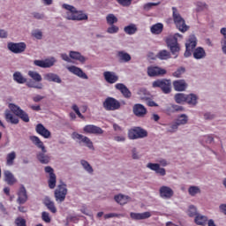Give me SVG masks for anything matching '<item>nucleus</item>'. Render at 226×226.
Returning a JSON list of instances; mask_svg holds the SVG:
<instances>
[{
    "label": "nucleus",
    "instance_id": "nucleus-30",
    "mask_svg": "<svg viewBox=\"0 0 226 226\" xmlns=\"http://www.w3.org/2000/svg\"><path fill=\"white\" fill-rule=\"evenodd\" d=\"M116 89L120 91V93H122V94L125 98H130V96H132V92H130V90L128 89V87H126V86H124V84H122V83L117 84Z\"/></svg>",
    "mask_w": 226,
    "mask_h": 226
},
{
    "label": "nucleus",
    "instance_id": "nucleus-16",
    "mask_svg": "<svg viewBox=\"0 0 226 226\" xmlns=\"http://www.w3.org/2000/svg\"><path fill=\"white\" fill-rule=\"evenodd\" d=\"M147 73L149 77H158L160 75H165V73H167V71L160 67L151 66L148 67Z\"/></svg>",
    "mask_w": 226,
    "mask_h": 226
},
{
    "label": "nucleus",
    "instance_id": "nucleus-61",
    "mask_svg": "<svg viewBox=\"0 0 226 226\" xmlns=\"http://www.w3.org/2000/svg\"><path fill=\"white\" fill-rule=\"evenodd\" d=\"M159 4L156 3H148L147 4L144 5V9L145 10H151V8H153V6H158Z\"/></svg>",
    "mask_w": 226,
    "mask_h": 226
},
{
    "label": "nucleus",
    "instance_id": "nucleus-11",
    "mask_svg": "<svg viewBox=\"0 0 226 226\" xmlns=\"http://www.w3.org/2000/svg\"><path fill=\"white\" fill-rule=\"evenodd\" d=\"M138 94L140 100H145V102H147V105H148V107H158V104H156V102L151 101V94L145 88H141L139 91Z\"/></svg>",
    "mask_w": 226,
    "mask_h": 226
},
{
    "label": "nucleus",
    "instance_id": "nucleus-35",
    "mask_svg": "<svg viewBox=\"0 0 226 226\" xmlns=\"http://www.w3.org/2000/svg\"><path fill=\"white\" fill-rule=\"evenodd\" d=\"M150 31L152 34H160L162 31H163V24L162 23H157L155 25H153L150 28Z\"/></svg>",
    "mask_w": 226,
    "mask_h": 226
},
{
    "label": "nucleus",
    "instance_id": "nucleus-62",
    "mask_svg": "<svg viewBox=\"0 0 226 226\" xmlns=\"http://www.w3.org/2000/svg\"><path fill=\"white\" fill-rule=\"evenodd\" d=\"M61 57L64 61H66L67 63H72V59L70 58V56H68L66 53L62 54Z\"/></svg>",
    "mask_w": 226,
    "mask_h": 226
},
{
    "label": "nucleus",
    "instance_id": "nucleus-32",
    "mask_svg": "<svg viewBox=\"0 0 226 226\" xmlns=\"http://www.w3.org/2000/svg\"><path fill=\"white\" fill-rule=\"evenodd\" d=\"M13 80L17 82V84H26V82H27V79H26L20 72L13 73Z\"/></svg>",
    "mask_w": 226,
    "mask_h": 226
},
{
    "label": "nucleus",
    "instance_id": "nucleus-59",
    "mask_svg": "<svg viewBox=\"0 0 226 226\" xmlns=\"http://www.w3.org/2000/svg\"><path fill=\"white\" fill-rule=\"evenodd\" d=\"M122 6H130L133 0H117Z\"/></svg>",
    "mask_w": 226,
    "mask_h": 226
},
{
    "label": "nucleus",
    "instance_id": "nucleus-57",
    "mask_svg": "<svg viewBox=\"0 0 226 226\" xmlns=\"http://www.w3.org/2000/svg\"><path fill=\"white\" fill-rule=\"evenodd\" d=\"M32 15L37 20H43V19L45 18V15L43 13H40V12H33Z\"/></svg>",
    "mask_w": 226,
    "mask_h": 226
},
{
    "label": "nucleus",
    "instance_id": "nucleus-39",
    "mask_svg": "<svg viewBox=\"0 0 226 226\" xmlns=\"http://www.w3.org/2000/svg\"><path fill=\"white\" fill-rule=\"evenodd\" d=\"M15 158H17V154L15 152H11L10 154H8L6 157V165L11 167V165H13V162H15Z\"/></svg>",
    "mask_w": 226,
    "mask_h": 226
},
{
    "label": "nucleus",
    "instance_id": "nucleus-50",
    "mask_svg": "<svg viewBox=\"0 0 226 226\" xmlns=\"http://www.w3.org/2000/svg\"><path fill=\"white\" fill-rule=\"evenodd\" d=\"M211 142H213V137L211 136H203L201 138V144H203V146H206V144H211Z\"/></svg>",
    "mask_w": 226,
    "mask_h": 226
},
{
    "label": "nucleus",
    "instance_id": "nucleus-55",
    "mask_svg": "<svg viewBox=\"0 0 226 226\" xmlns=\"http://www.w3.org/2000/svg\"><path fill=\"white\" fill-rule=\"evenodd\" d=\"M41 218L46 223H50V215L49 212H42Z\"/></svg>",
    "mask_w": 226,
    "mask_h": 226
},
{
    "label": "nucleus",
    "instance_id": "nucleus-10",
    "mask_svg": "<svg viewBox=\"0 0 226 226\" xmlns=\"http://www.w3.org/2000/svg\"><path fill=\"white\" fill-rule=\"evenodd\" d=\"M128 137L132 140L135 139H144V137H147V132L140 127H136L129 130Z\"/></svg>",
    "mask_w": 226,
    "mask_h": 226
},
{
    "label": "nucleus",
    "instance_id": "nucleus-34",
    "mask_svg": "<svg viewBox=\"0 0 226 226\" xmlns=\"http://www.w3.org/2000/svg\"><path fill=\"white\" fill-rule=\"evenodd\" d=\"M103 107L105 110H114V98L108 97L103 102Z\"/></svg>",
    "mask_w": 226,
    "mask_h": 226
},
{
    "label": "nucleus",
    "instance_id": "nucleus-9",
    "mask_svg": "<svg viewBox=\"0 0 226 226\" xmlns=\"http://www.w3.org/2000/svg\"><path fill=\"white\" fill-rule=\"evenodd\" d=\"M72 139L74 140H79V144H85V146H87V147H88L89 149H94V147L93 146V141H91V139L87 136L79 134L78 132H73Z\"/></svg>",
    "mask_w": 226,
    "mask_h": 226
},
{
    "label": "nucleus",
    "instance_id": "nucleus-60",
    "mask_svg": "<svg viewBox=\"0 0 226 226\" xmlns=\"http://www.w3.org/2000/svg\"><path fill=\"white\" fill-rule=\"evenodd\" d=\"M106 20L109 26H114V14L108 15Z\"/></svg>",
    "mask_w": 226,
    "mask_h": 226
},
{
    "label": "nucleus",
    "instance_id": "nucleus-47",
    "mask_svg": "<svg viewBox=\"0 0 226 226\" xmlns=\"http://www.w3.org/2000/svg\"><path fill=\"white\" fill-rule=\"evenodd\" d=\"M104 79L109 84H114V75L109 72H104Z\"/></svg>",
    "mask_w": 226,
    "mask_h": 226
},
{
    "label": "nucleus",
    "instance_id": "nucleus-13",
    "mask_svg": "<svg viewBox=\"0 0 226 226\" xmlns=\"http://www.w3.org/2000/svg\"><path fill=\"white\" fill-rule=\"evenodd\" d=\"M56 63V58L52 57L46 60H35L34 64L39 66V68H51V66Z\"/></svg>",
    "mask_w": 226,
    "mask_h": 226
},
{
    "label": "nucleus",
    "instance_id": "nucleus-8",
    "mask_svg": "<svg viewBox=\"0 0 226 226\" xmlns=\"http://www.w3.org/2000/svg\"><path fill=\"white\" fill-rule=\"evenodd\" d=\"M197 47V38L195 35H191L185 43V52L184 54L185 57H190L192 56V51Z\"/></svg>",
    "mask_w": 226,
    "mask_h": 226
},
{
    "label": "nucleus",
    "instance_id": "nucleus-64",
    "mask_svg": "<svg viewBox=\"0 0 226 226\" xmlns=\"http://www.w3.org/2000/svg\"><path fill=\"white\" fill-rule=\"evenodd\" d=\"M0 38H8V32L5 30L0 29Z\"/></svg>",
    "mask_w": 226,
    "mask_h": 226
},
{
    "label": "nucleus",
    "instance_id": "nucleus-5",
    "mask_svg": "<svg viewBox=\"0 0 226 226\" xmlns=\"http://www.w3.org/2000/svg\"><path fill=\"white\" fill-rule=\"evenodd\" d=\"M66 195H68V189L66 188V184L62 183L58 185L56 189L55 190V199L56 202H64Z\"/></svg>",
    "mask_w": 226,
    "mask_h": 226
},
{
    "label": "nucleus",
    "instance_id": "nucleus-51",
    "mask_svg": "<svg viewBox=\"0 0 226 226\" xmlns=\"http://www.w3.org/2000/svg\"><path fill=\"white\" fill-rule=\"evenodd\" d=\"M189 193L190 195H192V196L197 195V193H200V189H199V187L197 186H191L189 188Z\"/></svg>",
    "mask_w": 226,
    "mask_h": 226
},
{
    "label": "nucleus",
    "instance_id": "nucleus-41",
    "mask_svg": "<svg viewBox=\"0 0 226 226\" xmlns=\"http://www.w3.org/2000/svg\"><path fill=\"white\" fill-rule=\"evenodd\" d=\"M118 58L120 61H123L124 63H128L132 59V56L130 54L124 52V51H120L118 52Z\"/></svg>",
    "mask_w": 226,
    "mask_h": 226
},
{
    "label": "nucleus",
    "instance_id": "nucleus-31",
    "mask_svg": "<svg viewBox=\"0 0 226 226\" xmlns=\"http://www.w3.org/2000/svg\"><path fill=\"white\" fill-rule=\"evenodd\" d=\"M69 56L71 59H74L75 61H79V63H86V56H82L80 52L70 51Z\"/></svg>",
    "mask_w": 226,
    "mask_h": 226
},
{
    "label": "nucleus",
    "instance_id": "nucleus-40",
    "mask_svg": "<svg viewBox=\"0 0 226 226\" xmlns=\"http://www.w3.org/2000/svg\"><path fill=\"white\" fill-rule=\"evenodd\" d=\"M197 225H206L207 223V218L201 215H197L194 220Z\"/></svg>",
    "mask_w": 226,
    "mask_h": 226
},
{
    "label": "nucleus",
    "instance_id": "nucleus-58",
    "mask_svg": "<svg viewBox=\"0 0 226 226\" xmlns=\"http://www.w3.org/2000/svg\"><path fill=\"white\" fill-rule=\"evenodd\" d=\"M183 73H185V68L181 67L177 71H176L173 73V75H174V77H177V79H179V77H181L183 75Z\"/></svg>",
    "mask_w": 226,
    "mask_h": 226
},
{
    "label": "nucleus",
    "instance_id": "nucleus-12",
    "mask_svg": "<svg viewBox=\"0 0 226 226\" xmlns=\"http://www.w3.org/2000/svg\"><path fill=\"white\" fill-rule=\"evenodd\" d=\"M153 87H160L165 94L170 93V80H156L153 83Z\"/></svg>",
    "mask_w": 226,
    "mask_h": 226
},
{
    "label": "nucleus",
    "instance_id": "nucleus-46",
    "mask_svg": "<svg viewBox=\"0 0 226 226\" xmlns=\"http://www.w3.org/2000/svg\"><path fill=\"white\" fill-rule=\"evenodd\" d=\"M175 102L177 103H185V102H186V94H177L175 95Z\"/></svg>",
    "mask_w": 226,
    "mask_h": 226
},
{
    "label": "nucleus",
    "instance_id": "nucleus-20",
    "mask_svg": "<svg viewBox=\"0 0 226 226\" xmlns=\"http://www.w3.org/2000/svg\"><path fill=\"white\" fill-rule=\"evenodd\" d=\"M35 132L41 135L44 139H49L50 137V131H49L43 124H38L35 127Z\"/></svg>",
    "mask_w": 226,
    "mask_h": 226
},
{
    "label": "nucleus",
    "instance_id": "nucleus-44",
    "mask_svg": "<svg viewBox=\"0 0 226 226\" xmlns=\"http://www.w3.org/2000/svg\"><path fill=\"white\" fill-rule=\"evenodd\" d=\"M157 57L162 60L170 59V52L163 49L157 54Z\"/></svg>",
    "mask_w": 226,
    "mask_h": 226
},
{
    "label": "nucleus",
    "instance_id": "nucleus-6",
    "mask_svg": "<svg viewBox=\"0 0 226 226\" xmlns=\"http://www.w3.org/2000/svg\"><path fill=\"white\" fill-rule=\"evenodd\" d=\"M7 48L13 54H22V52H26L27 45L26 42H8Z\"/></svg>",
    "mask_w": 226,
    "mask_h": 226
},
{
    "label": "nucleus",
    "instance_id": "nucleus-2",
    "mask_svg": "<svg viewBox=\"0 0 226 226\" xmlns=\"http://www.w3.org/2000/svg\"><path fill=\"white\" fill-rule=\"evenodd\" d=\"M172 11L173 20L177 29L181 31V33H185V31H188V26H186V23H185V19L181 17V14L177 12V9L173 7Z\"/></svg>",
    "mask_w": 226,
    "mask_h": 226
},
{
    "label": "nucleus",
    "instance_id": "nucleus-49",
    "mask_svg": "<svg viewBox=\"0 0 226 226\" xmlns=\"http://www.w3.org/2000/svg\"><path fill=\"white\" fill-rule=\"evenodd\" d=\"M187 215L189 216H197V207H195V206H190L189 207V209H188V212H187Z\"/></svg>",
    "mask_w": 226,
    "mask_h": 226
},
{
    "label": "nucleus",
    "instance_id": "nucleus-26",
    "mask_svg": "<svg viewBox=\"0 0 226 226\" xmlns=\"http://www.w3.org/2000/svg\"><path fill=\"white\" fill-rule=\"evenodd\" d=\"M175 91H185L188 85L184 79H178L173 82Z\"/></svg>",
    "mask_w": 226,
    "mask_h": 226
},
{
    "label": "nucleus",
    "instance_id": "nucleus-27",
    "mask_svg": "<svg viewBox=\"0 0 226 226\" xmlns=\"http://www.w3.org/2000/svg\"><path fill=\"white\" fill-rule=\"evenodd\" d=\"M44 79L48 80V82H56V84H61V78L55 73L49 72L44 75Z\"/></svg>",
    "mask_w": 226,
    "mask_h": 226
},
{
    "label": "nucleus",
    "instance_id": "nucleus-3",
    "mask_svg": "<svg viewBox=\"0 0 226 226\" xmlns=\"http://www.w3.org/2000/svg\"><path fill=\"white\" fill-rule=\"evenodd\" d=\"M177 38H183L181 34H175L174 35H170L166 38V43L170 47L172 54H177L179 52V44L177 43Z\"/></svg>",
    "mask_w": 226,
    "mask_h": 226
},
{
    "label": "nucleus",
    "instance_id": "nucleus-17",
    "mask_svg": "<svg viewBox=\"0 0 226 226\" xmlns=\"http://www.w3.org/2000/svg\"><path fill=\"white\" fill-rule=\"evenodd\" d=\"M83 131L85 133H93L94 135H102V133H103V130L102 128L93 124L86 125Z\"/></svg>",
    "mask_w": 226,
    "mask_h": 226
},
{
    "label": "nucleus",
    "instance_id": "nucleus-63",
    "mask_svg": "<svg viewBox=\"0 0 226 226\" xmlns=\"http://www.w3.org/2000/svg\"><path fill=\"white\" fill-rule=\"evenodd\" d=\"M45 97L41 96V95H35L34 97H33V102H34L35 103H38V102H41V100H43Z\"/></svg>",
    "mask_w": 226,
    "mask_h": 226
},
{
    "label": "nucleus",
    "instance_id": "nucleus-53",
    "mask_svg": "<svg viewBox=\"0 0 226 226\" xmlns=\"http://www.w3.org/2000/svg\"><path fill=\"white\" fill-rule=\"evenodd\" d=\"M26 86L27 87H33L34 89H43V84L41 83L35 85L33 82H27Z\"/></svg>",
    "mask_w": 226,
    "mask_h": 226
},
{
    "label": "nucleus",
    "instance_id": "nucleus-43",
    "mask_svg": "<svg viewBox=\"0 0 226 226\" xmlns=\"http://www.w3.org/2000/svg\"><path fill=\"white\" fill-rule=\"evenodd\" d=\"M80 163L82 167L85 169V170L88 172V174H93V172H94V170H93V167L91 166V164H89L87 161L81 160Z\"/></svg>",
    "mask_w": 226,
    "mask_h": 226
},
{
    "label": "nucleus",
    "instance_id": "nucleus-38",
    "mask_svg": "<svg viewBox=\"0 0 226 226\" xmlns=\"http://www.w3.org/2000/svg\"><path fill=\"white\" fill-rule=\"evenodd\" d=\"M46 152H42L37 154V159L39 160V162H41V163L47 165V163H49L50 162V157L47 154H45Z\"/></svg>",
    "mask_w": 226,
    "mask_h": 226
},
{
    "label": "nucleus",
    "instance_id": "nucleus-33",
    "mask_svg": "<svg viewBox=\"0 0 226 226\" xmlns=\"http://www.w3.org/2000/svg\"><path fill=\"white\" fill-rule=\"evenodd\" d=\"M194 59H204L206 57V50H204L201 47L197 48L193 51Z\"/></svg>",
    "mask_w": 226,
    "mask_h": 226
},
{
    "label": "nucleus",
    "instance_id": "nucleus-56",
    "mask_svg": "<svg viewBox=\"0 0 226 226\" xmlns=\"http://www.w3.org/2000/svg\"><path fill=\"white\" fill-rule=\"evenodd\" d=\"M32 34L36 40H41L43 38V34L40 30L34 31Z\"/></svg>",
    "mask_w": 226,
    "mask_h": 226
},
{
    "label": "nucleus",
    "instance_id": "nucleus-24",
    "mask_svg": "<svg viewBox=\"0 0 226 226\" xmlns=\"http://www.w3.org/2000/svg\"><path fill=\"white\" fill-rule=\"evenodd\" d=\"M160 195L162 199H170L174 195V191L170 187L162 186L160 189Z\"/></svg>",
    "mask_w": 226,
    "mask_h": 226
},
{
    "label": "nucleus",
    "instance_id": "nucleus-15",
    "mask_svg": "<svg viewBox=\"0 0 226 226\" xmlns=\"http://www.w3.org/2000/svg\"><path fill=\"white\" fill-rule=\"evenodd\" d=\"M67 70L71 73H73V75H76L77 77H79V79H84L86 80L88 79L87 74H86L84 72V71H82V69H80V68H79L75 65L67 67Z\"/></svg>",
    "mask_w": 226,
    "mask_h": 226
},
{
    "label": "nucleus",
    "instance_id": "nucleus-37",
    "mask_svg": "<svg viewBox=\"0 0 226 226\" xmlns=\"http://www.w3.org/2000/svg\"><path fill=\"white\" fill-rule=\"evenodd\" d=\"M28 77L33 79L34 82H41V75L34 71L28 72Z\"/></svg>",
    "mask_w": 226,
    "mask_h": 226
},
{
    "label": "nucleus",
    "instance_id": "nucleus-19",
    "mask_svg": "<svg viewBox=\"0 0 226 226\" xmlns=\"http://www.w3.org/2000/svg\"><path fill=\"white\" fill-rule=\"evenodd\" d=\"M4 117L5 121L7 123H10L11 124H19V117H15L13 113H11V110L6 109L4 112Z\"/></svg>",
    "mask_w": 226,
    "mask_h": 226
},
{
    "label": "nucleus",
    "instance_id": "nucleus-18",
    "mask_svg": "<svg viewBox=\"0 0 226 226\" xmlns=\"http://www.w3.org/2000/svg\"><path fill=\"white\" fill-rule=\"evenodd\" d=\"M186 123H188V117H186V115H181L180 117H177L176 124L171 125L169 132H176V130H177V126L181 124H186Z\"/></svg>",
    "mask_w": 226,
    "mask_h": 226
},
{
    "label": "nucleus",
    "instance_id": "nucleus-23",
    "mask_svg": "<svg viewBox=\"0 0 226 226\" xmlns=\"http://www.w3.org/2000/svg\"><path fill=\"white\" fill-rule=\"evenodd\" d=\"M151 212L131 213V218L132 220H147V218H151Z\"/></svg>",
    "mask_w": 226,
    "mask_h": 226
},
{
    "label": "nucleus",
    "instance_id": "nucleus-22",
    "mask_svg": "<svg viewBox=\"0 0 226 226\" xmlns=\"http://www.w3.org/2000/svg\"><path fill=\"white\" fill-rule=\"evenodd\" d=\"M147 169H150V170H154V172H156V174H159L160 176H165V174H166L165 169L160 168V164H158V163L149 162L147 165Z\"/></svg>",
    "mask_w": 226,
    "mask_h": 226
},
{
    "label": "nucleus",
    "instance_id": "nucleus-29",
    "mask_svg": "<svg viewBox=\"0 0 226 226\" xmlns=\"http://www.w3.org/2000/svg\"><path fill=\"white\" fill-rule=\"evenodd\" d=\"M30 140L33 142V144H34V146L39 147V149H41L42 153H47L45 146L43 145L41 139L38 138V136H30Z\"/></svg>",
    "mask_w": 226,
    "mask_h": 226
},
{
    "label": "nucleus",
    "instance_id": "nucleus-14",
    "mask_svg": "<svg viewBox=\"0 0 226 226\" xmlns=\"http://www.w3.org/2000/svg\"><path fill=\"white\" fill-rule=\"evenodd\" d=\"M17 202L19 204H26L27 202V191L26 187L21 185L19 191H18V200Z\"/></svg>",
    "mask_w": 226,
    "mask_h": 226
},
{
    "label": "nucleus",
    "instance_id": "nucleus-28",
    "mask_svg": "<svg viewBox=\"0 0 226 226\" xmlns=\"http://www.w3.org/2000/svg\"><path fill=\"white\" fill-rule=\"evenodd\" d=\"M43 204L46 206V207L53 214L57 213V208H56V205L54 204V201L50 200V198L46 197L43 200Z\"/></svg>",
    "mask_w": 226,
    "mask_h": 226
},
{
    "label": "nucleus",
    "instance_id": "nucleus-54",
    "mask_svg": "<svg viewBox=\"0 0 226 226\" xmlns=\"http://www.w3.org/2000/svg\"><path fill=\"white\" fill-rule=\"evenodd\" d=\"M15 223H16L17 226H27L26 224V219H24L22 217L16 218Z\"/></svg>",
    "mask_w": 226,
    "mask_h": 226
},
{
    "label": "nucleus",
    "instance_id": "nucleus-21",
    "mask_svg": "<svg viewBox=\"0 0 226 226\" xmlns=\"http://www.w3.org/2000/svg\"><path fill=\"white\" fill-rule=\"evenodd\" d=\"M4 177L5 183H7L9 186H13V185L17 183V178H15V176H13V173H11V171L10 170H5L4 172Z\"/></svg>",
    "mask_w": 226,
    "mask_h": 226
},
{
    "label": "nucleus",
    "instance_id": "nucleus-45",
    "mask_svg": "<svg viewBox=\"0 0 226 226\" xmlns=\"http://www.w3.org/2000/svg\"><path fill=\"white\" fill-rule=\"evenodd\" d=\"M126 34H135L137 33V26L132 24L124 27Z\"/></svg>",
    "mask_w": 226,
    "mask_h": 226
},
{
    "label": "nucleus",
    "instance_id": "nucleus-7",
    "mask_svg": "<svg viewBox=\"0 0 226 226\" xmlns=\"http://www.w3.org/2000/svg\"><path fill=\"white\" fill-rule=\"evenodd\" d=\"M44 170L46 174H49L48 179L49 188H50V190H54V188H56V184L57 183V177H56V173H54V169L50 166H46Z\"/></svg>",
    "mask_w": 226,
    "mask_h": 226
},
{
    "label": "nucleus",
    "instance_id": "nucleus-42",
    "mask_svg": "<svg viewBox=\"0 0 226 226\" xmlns=\"http://www.w3.org/2000/svg\"><path fill=\"white\" fill-rule=\"evenodd\" d=\"M197 100H199V98L193 94H188L186 95V103H188L189 105H197Z\"/></svg>",
    "mask_w": 226,
    "mask_h": 226
},
{
    "label": "nucleus",
    "instance_id": "nucleus-48",
    "mask_svg": "<svg viewBox=\"0 0 226 226\" xmlns=\"http://www.w3.org/2000/svg\"><path fill=\"white\" fill-rule=\"evenodd\" d=\"M72 109L73 111H75V114H77V116H78V117H79V119H84V115H82V113H80V109H79V106H77V104H73Z\"/></svg>",
    "mask_w": 226,
    "mask_h": 226
},
{
    "label": "nucleus",
    "instance_id": "nucleus-25",
    "mask_svg": "<svg viewBox=\"0 0 226 226\" xmlns=\"http://www.w3.org/2000/svg\"><path fill=\"white\" fill-rule=\"evenodd\" d=\"M133 112L138 117H143V116H146L147 110L141 104H136L133 107Z\"/></svg>",
    "mask_w": 226,
    "mask_h": 226
},
{
    "label": "nucleus",
    "instance_id": "nucleus-1",
    "mask_svg": "<svg viewBox=\"0 0 226 226\" xmlns=\"http://www.w3.org/2000/svg\"><path fill=\"white\" fill-rule=\"evenodd\" d=\"M63 8L67 10L68 20H87V15L82 11H78L75 7L70 4H64Z\"/></svg>",
    "mask_w": 226,
    "mask_h": 226
},
{
    "label": "nucleus",
    "instance_id": "nucleus-52",
    "mask_svg": "<svg viewBox=\"0 0 226 226\" xmlns=\"http://www.w3.org/2000/svg\"><path fill=\"white\" fill-rule=\"evenodd\" d=\"M196 6H197V8H196L197 11H204V10H206L207 8V5H206L202 2H198L196 4Z\"/></svg>",
    "mask_w": 226,
    "mask_h": 226
},
{
    "label": "nucleus",
    "instance_id": "nucleus-4",
    "mask_svg": "<svg viewBox=\"0 0 226 226\" xmlns=\"http://www.w3.org/2000/svg\"><path fill=\"white\" fill-rule=\"evenodd\" d=\"M9 109L15 114V116H17V117L23 120L24 123H29V115L24 111V109H20L19 106L10 103Z\"/></svg>",
    "mask_w": 226,
    "mask_h": 226
},
{
    "label": "nucleus",
    "instance_id": "nucleus-36",
    "mask_svg": "<svg viewBox=\"0 0 226 226\" xmlns=\"http://www.w3.org/2000/svg\"><path fill=\"white\" fill-rule=\"evenodd\" d=\"M115 200L116 202H117V204H120L121 206H123L130 200V198L123 194H118L115 196Z\"/></svg>",
    "mask_w": 226,
    "mask_h": 226
}]
</instances>
